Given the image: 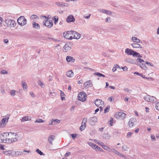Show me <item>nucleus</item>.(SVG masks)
Returning <instances> with one entry per match:
<instances>
[{
	"label": "nucleus",
	"mask_w": 159,
	"mask_h": 159,
	"mask_svg": "<svg viewBox=\"0 0 159 159\" xmlns=\"http://www.w3.org/2000/svg\"><path fill=\"white\" fill-rule=\"evenodd\" d=\"M49 93L50 94L52 97H54L55 96V93L54 92H52L50 90H49Z\"/></svg>",
	"instance_id": "48"
},
{
	"label": "nucleus",
	"mask_w": 159,
	"mask_h": 159,
	"mask_svg": "<svg viewBox=\"0 0 159 159\" xmlns=\"http://www.w3.org/2000/svg\"><path fill=\"white\" fill-rule=\"evenodd\" d=\"M66 61L68 62H74L75 61V59L74 58L70 56H67L66 58Z\"/></svg>",
	"instance_id": "19"
},
{
	"label": "nucleus",
	"mask_w": 159,
	"mask_h": 159,
	"mask_svg": "<svg viewBox=\"0 0 159 159\" xmlns=\"http://www.w3.org/2000/svg\"><path fill=\"white\" fill-rule=\"evenodd\" d=\"M27 20L23 16H20L17 19V23L20 26H22L26 24Z\"/></svg>",
	"instance_id": "2"
},
{
	"label": "nucleus",
	"mask_w": 159,
	"mask_h": 159,
	"mask_svg": "<svg viewBox=\"0 0 159 159\" xmlns=\"http://www.w3.org/2000/svg\"><path fill=\"white\" fill-rule=\"evenodd\" d=\"M1 73L2 74H7L8 72L5 70H2L1 71Z\"/></svg>",
	"instance_id": "60"
},
{
	"label": "nucleus",
	"mask_w": 159,
	"mask_h": 159,
	"mask_svg": "<svg viewBox=\"0 0 159 159\" xmlns=\"http://www.w3.org/2000/svg\"><path fill=\"white\" fill-rule=\"evenodd\" d=\"M94 74L95 75H98L100 77H105V76L104 75H103V74L100 73H98V72H95L94 73Z\"/></svg>",
	"instance_id": "32"
},
{
	"label": "nucleus",
	"mask_w": 159,
	"mask_h": 159,
	"mask_svg": "<svg viewBox=\"0 0 159 159\" xmlns=\"http://www.w3.org/2000/svg\"><path fill=\"white\" fill-rule=\"evenodd\" d=\"M61 91V93H60V96H61V99L62 100H65V98L64 97H63L64 96H65V94L63 92H62V91L60 90Z\"/></svg>",
	"instance_id": "29"
},
{
	"label": "nucleus",
	"mask_w": 159,
	"mask_h": 159,
	"mask_svg": "<svg viewBox=\"0 0 159 159\" xmlns=\"http://www.w3.org/2000/svg\"><path fill=\"white\" fill-rule=\"evenodd\" d=\"M140 67L143 69L144 70H145L147 68L146 66L144 63L140 64Z\"/></svg>",
	"instance_id": "39"
},
{
	"label": "nucleus",
	"mask_w": 159,
	"mask_h": 159,
	"mask_svg": "<svg viewBox=\"0 0 159 159\" xmlns=\"http://www.w3.org/2000/svg\"><path fill=\"white\" fill-rule=\"evenodd\" d=\"M137 61L140 63L144 62V61L140 58H138L137 59Z\"/></svg>",
	"instance_id": "56"
},
{
	"label": "nucleus",
	"mask_w": 159,
	"mask_h": 159,
	"mask_svg": "<svg viewBox=\"0 0 159 159\" xmlns=\"http://www.w3.org/2000/svg\"><path fill=\"white\" fill-rule=\"evenodd\" d=\"M9 134H11L12 137L11 139H12V143L18 141L19 139V137L17 134L16 133H12L11 132L9 133Z\"/></svg>",
	"instance_id": "9"
},
{
	"label": "nucleus",
	"mask_w": 159,
	"mask_h": 159,
	"mask_svg": "<svg viewBox=\"0 0 159 159\" xmlns=\"http://www.w3.org/2000/svg\"><path fill=\"white\" fill-rule=\"evenodd\" d=\"M155 108L157 109L159 111V102L157 103Z\"/></svg>",
	"instance_id": "59"
},
{
	"label": "nucleus",
	"mask_w": 159,
	"mask_h": 159,
	"mask_svg": "<svg viewBox=\"0 0 159 159\" xmlns=\"http://www.w3.org/2000/svg\"><path fill=\"white\" fill-rule=\"evenodd\" d=\"M98 11L102 13H105L108 15H111L112 13L110 11L103 9H99Z\"/></svg>",
	"instance_id": "18"
},
{
	"label": "nucleus",
	"mask_w": 159,
	"mask_h": 159,
	"mask_svg": "<svg viewBox=\"0 0 159 159\" xmlns=\"http://www.w3.org/2000/svg\"><path fill=\"white\" fill-rule=\"evenodd\" d=\"M108 100L109 101H110L111 102H113L114 101V98L113 97H109L108 98Z\"/></svg>",
	"instance_id": "58"
},
{
	"label": "nucleus",
	"mask_w": 159,
	"mask_h": 159,
	"mask_svg": "<svg viewBox=\"0 0 159 159\" xmlns=\"http://www.w3.org/2000/svg\"><path fill=\"white\" fill-rule=\"evenodd\" d=\"M9 133H2V134L0 135V139L1 140L2 142L4 143L5 141V138L6 137L9 136Z\"/></svg>",
	"instance_id": "14"
},
{
	"label": "nucleus",
	"mask_w": 159,
	"mask_h": 159,
	"mask_svg": "<svg viewBox=\"0 0 159 159\" xmlns=\"http://www.w3.org/2000/svg\"><path fill=\"white\" fill-rule=\"evenodd\" d=\"M132 46L134 48H142L141 45L137 43H134L131 44Z\"/></svg>",
	"instance_id": "23"
},
{
	"label": "nucleus",
	"mask_w": 159,
	"mask_h": 159,
	"mask_svg": "<svg viewBox=\"0 0 159 159\" xmlns=\"http://www.w3.org/2000/svg\"><path fill=\"white\" fill-rule=\"evenodd\" d=\"M36 152L39 154L40 155H43V153L39 149H37L36 150Z\"/></svg>",
	"instance_id": "44"
},
{
	"label": "nucleus",
	"mask_w": 159,
	"mask_h": 159,
	"mask_svg": "<svg viewBox=\"0 0 159 159\" xmlns=\"http://www.w3.org/2000/svg\"><path fill=\"white\" fill-rule=\"evenodd\" d=\"M52 19L55 20L54 23L56 24V22H57L58 20V17L57 16V18H56V16H55Z\"/></svg>",
	"instance_id": "51"
},
{
	"label": "nucleus",
	"mask_w": 159,
	"mask_h": 159,
	"mask_svg": "<svg viewBox=\"0 0 159 159\" xmlns=\"http://www.w3.org/2000/svg\"><path fill=\"white\" fill-rule=\"evenodd\" d=\"M91 81L89 80L87 81L84 83V86L85 88H88L89 87H91V85H92V82L91 83Z\"/></svg>",
	"instance_id": "22"
},
{
	"label": "nucleus",
	"mask_w": 159,
	"mask_h": 159,
	"mask_svg": "<svg viewBox=\"0 0 159 159\" xmlns=\"http://www.w3.org/2000/svg\"><path fill=\"white\" fill-rule=\"evenodd\" d=\"M103 138L105 139H108L110 138V136L108 134H105L103 136Z\"/></svg>",
	"instance_id": "36"
},
{
	"label": "nucleus",
	"mask_w": 159,
	"mask_h": 159,
	"mask_svg": "<svg viewBox=\"0 0 159 159\" xmlns=\"http://www.w3.org/2000/svg\"><path fill=\"white\" fill-rule=\"evenodd\" d=\"M122 148L125 151H127L128 149V147L125 145H123L122 147Z\"/></svg>",
	"instance_id": "47"
},
{
	"label": "nucleus",
	"mask_w": 159,
	"mask_h": 159,
	"mask_svg": "<svg viewBox=\"0 0 159 159\" xmlns=\"http://www.w3.org/2000/svg\"><path fill=\"white\" fill-rule=\"evenodd\" d=\"M66 75L69 77H72L74 75V73L71 70L68 71L66 74Z\"/></svg>",
	"instance_id": "20"
},
{
	"label": "nucleus",
	"mask_w": 159,
	"mask_h": 159,
	"mask_svg": "<svg viewBox=\"0 0 159 159\" xmlns=\"http://www.w3.org/2000/svg\"><path fill=\"white\" fill-rule=\"evenodd\" d=\"M54 137L53 135H50L48 138V141L51 144H52V142L54 140Z\"/></svg>",
	"instance_id": "25"
},
{
	"label": "nucleus",
	"mask_w": 159,
	"mask_h": 159,
	"mask_svg": "<svg viewBox=\"0 0 159 159\" xmlns=\"http://www.w3.org/2000/svg\"><path fill=\"white\" fill-rule=\"evenodd\" d=\"M146 63L147 64V65H149L151 66H153V65L152 64V63H150V62H148V61H146Z\"/></svg>",
	"instance_id": "61"
},
{
	"label": "nucleus",
	"mask_w": 159,
	"mask_h": 159,
	"mask_svg": "<svg viewBox=\"0 0 159 159\" xmlns=\"http://www.w3.org/2000/svg\"><path fill=\"white\" fill-rule=\"evenodd\" d=\"M111 18L110 17H107L106 18V22H111Z\"/></svg>",
	"instance_id": "55"
},
{
	"label": "nucleus",
	"mask_w": 159,
	"mask_h": 159,
	"mask_svg": "<svg viewBox=\"0 0 159 159\" xmlns=\"http://www.w3.org/2000/svg\"><path fill=\"white\" fill-rule=\"evenodd\" d=\"M86 94L84 92H80L78 94V99L79 101L84 102L86 100Z\"/></svg>",
	"instance_id": "3"
},
{
	"label": "nucleus",
	"mask_w": 159,
	"mask_h": 159,
	"mask_svg": "<svg viewBox=\"0 0 159 159\" xmlns=\"http://www.w3.org/2000/svg\"><path fill=\"white\" fill-rule=\"evenodd\" d=\"M155 98L153 96H150V98H149V102H153L154 101Z\"/></svg>",
	"instance_id": "40"
},
{
	"label": "nucleus",
	"mask_w": 159,
	"mask_h": 159,
	"mask_svg": "<svg viewBox=\"0 0 159 159\" xmlns=\"http://www.w3.org/2000/svg\"><path fill=\"white\" fill-rule=\"evenodd\" d=\"M5 22L7 26L10 28L15 27L16 24V23L14 20L8 19L6 20Z\"/></svg>",
	"instance_id": "1"
},
{
	"label": "nucleus",
	"mask_w": 159,
	"mask_h": 159,
	"mask_svg": "<svg viewBox=\"0 0 159 159\" xmlns=\"http://www.w3.org/2000/svg\"><path fill=\"white\" fill-rule=\"evenodd\" d=\"M97 120L98 119L96 117L93 116L90 118L89 119V122L91 126H93L95 125L96 123L97 122Z\"/></svg>",
	"instance_id": "7"
},
{
	"label": "nucleus",
	"mask_w": 159,
	"mask_h": 159,
	"mask_svg": "<svg viewBox=\"0 0 159 159\" xmlns=\"http://www.w3.org/2000/svg\"><path fill=\"white\" fill-rule=\"evenodd\" d=\"M85 127L86 126H83V125L81 124V126L80 127V131H82L84 129Z\"/></svg>",
	"instance_id": "52"
},
{
	"label": "nucleus",
	"mask_w": 159,
	"mask_h": 159,
	"mask_svg": "<svg viewBox=\"0 0 159 159\" xmlns=\"http://www.w3.org/2000/svg\"><path fill=\"white\" fill-rule=\"evenodd\" d=\"M71 44L70 43H66L63 47L64 51L66 52L71 49Z\"/></svg>",
	"instance_id": "15"
},
{
	"label": "nucleus",
	"mask_w": 159,
	"mask_h": 159,
	"mask_svg": "<svg viewBox=\"0 0 159 159\" xmlns=\"http://www.w3.org/2000/svg\"><path fill=\"white\" fill-rule=\"evenodd\" d=\"M110 109V106L109 105L107 106L104 109V113L107 112L109 111Z\"/></svg>",
	"instance_id": "37"
},
{
	"label": "nucleus",
	"mask_w": 159,
	"mask_h": 159,
	"mask_svg": "<svg viewBox=\"0 0 159 159\" xmlns=\"http://www.w3.org/2000/svg\"><path fill=\"white\" fill-rule=\"evenodd\" d=\"M102 148L103 149L107 150V151H108L109 152H111V149L110 148L105 145H104Z\"/></svg>",
	"instance_id": "28"
},
{
	"label": "nucleus",
	"mask_w": 159,
	"mask_h": 159,
	"mask_svg": "<svg viewBox=\"0 0 159 159\" xmlns=\"http://www.w3.org/2000/svg\"><path fill=\"white\" fill-rule=\"evenodd\" d=\"M125 53L128 55H132L133 56H135L138 54V52L128 48H127L125 49Z\"/></svg>",
	"instance_id": "6"
},
{
	"label": "nucleus",
	"mask_w": 159,
	"mask_h": 159,
	"mask_svg": "<svg viewBox=\"0 0 159 159\" xmlns=\"http://www.w3.org/2000/svg\"><path fill=\"white\" fill-rule=\"evenodd\" d=\"M126 114L125 113L120 112H117L115 114V116L117 119L121 118L122 119H124L126 117Z\"/></svg>",
	"instance_id": "5"
},
{
	"label": "nucleus",
	"mask_w": 159,
	"mask_h": 159,
	"mask_svg": "<svg viewBox=\"0 0 159 159\" xmlns=\"http://www.w3.org/2000/svg\"><path fill=\"white\" fill-rule=\"evenodd\" d=\"M43 23L44 25L49 28L51 27L53 25V22L51 20H44Z\"/></svg>",
	"instance_id": "8"
},
{
	"label": "nucleus",
	"mask_w": 159,
	"mask_h": 159,
	"mask_svg": "<svg viewBox=\"0 0 159 159\" xmlns=\"http://www.w3.org/2000/svg\"><path fill=\"white\" fill-rule=\"evenodd\" d=\"M113 119L111 118L110 120L109 121L108 124L110 125L111 126H112L113 125Z\"/></svg>",
	"instance_id": "45"
},
{
	"label": "nucleus",
	"mask_w": 159,
	"mask_h": 159,
	"mask_svg": "<svg viewBox=\"0 0 159 159\" xmlns=\"http://www.w3.org/2000/svg\"><path fill=\"white\" fill-rule=\"evenodd\" d=\"M53 119H52L49 122V125H55L54 123L53 122Z\"/></svg>",
	"instance_id": "54"
},
{
	"label": "nucleus",
	"mask_w": 159,
	"mask_h": 159,
	"mask_svg": "<svg viewBox=\"0 0 159 159\" xmlns=\"http://www.w3.org/2000/svg\"><path fill=\"white\" fill-rule=\"evenodd\" d=\"M91 16V14H89L88 16H86V15H85L84 16V17L85 18H86V19H89L90 17V16Z\"/></svg>",
	"instance_id": "64"
},
{
	"label": "nucleus",
	"mask_w": 159,
	"mask_h": 159,
	"mask_svg": "<svg viewBox=\"0 0 159 159\" xmlns=\"http://www.w3.org/2000/svg\"><path fill=\"white\" fill-rule=\"evenodd\" d=\"M72 33V31H69L67 32H64L63 33V35L65 38L67 39H73Z\"/></svg>",
	"instance_id": "4"
},
{
	"label": "nucleus",
	"mask_w": 159,
	"mask_h": 159,
	"mask_svg": "<svg viewBox=\"0 0 159 159\" xmlns=\"http://www.w3.org/2000/svg\"><path fill=\"white\" fill-rule=\"evenodd\" d=\"M121 68L124 71H127L128 69V68L126 66L122 67Z\"/></svg>",
	"instance_id": "62"
},
{
	"label": "nucleus",
	"mask_w": 159,
	"mask_h": 159,
	"mask_svg": "<svg viewBox=\"0 0 159 159\" xmlns=\"http://www.w3.org/2000/svg\"><path fill=\"white\" fill-rule=\"evenodd\" d=\"M53 122L54 123L55 125L57 124V123L59 124L60 123V120L58 119H53Z\"/></svg>",
	"instance_id": "43"
},
{
	"label": "nucleus",
	"mask_w": 159,
	"mask_h": 159,
	"mask_svg": "<svg viewBox=\"0 0 159 159\" xmlns=\"http://www.w3.org/2000/svg\"><path fill=\"white\" fill-rule=\"evenodd\" d=\"M136 119L134 117L131 118L128 122V125L130 128L132 127L136 121Z\"/></svg>",
	"instance_id": "10"
},
{
	"label": "nucleus",
	"mask_w": 159,
	"mask_h": 159,
	"mask_svg": "<svg viewBox=\"0 0 159 159\" xmlns=\"http://www.w3.org/2000/svg\"><path fill=\"white\" fill-rule=\"evenodd\" d=\"M132 39L134 42L136 43H139L140 41V39L136 37H133L132 38Z\"/></svg>",
	"instance_id": "27"
},
{
	"label": "nucleus",
	"mask_w": 159,
	"mask_h": 159,
	"mask_svg": "<svg viewBox=\"0 0 159 159\" xmlns=\"http://www.w3.org/2000/svg\"><path fill=\"white\" fill-rule=\"evenodd\" d=\"M9 118H3L0 123V126L2 127H4L6 125L8 121Z\"/></svg>",
	"instance_id": "12"
},
{
	"label": "nucleus",
	"mask_w": 159,
	"mask_h": 159,
	"mask_svg": "<svg viewBox=\"0 0 159 159\" xmlns=\"http://www.w3.org/2000/svg\"><path fill=\"white\" fill-rule=\"evenodd\" d=\"M87 118H84L83 119V120H82V124H81L83 125L84 123V124L85 123H86L87 122Z\"/></svg>",
	"instance_id": "49"
},
{
	"label": "nucleus",
	"mask_w": 159,
	"mask_h": 159,
	"mask_svg": "<svg viewBox=\"0 0 159 159\" xmlns=\"http://www.w3.org/2000/svg\"><path fill=\"white\" fill-rule=\"evenodd\" d=\"M22 86L24 89H26L27 88V84L24 81H22L21 82Z\"/></svg>",
	"instance_id": "30"
},
{
	"label": "nucleus",
	"mask_w": 159,
	"mask_h": 159,
	"mask_svg": "<svg viewBox=\"0 0 159 159\" xmlns=\"http://www.w3.org/2000/svg\"><path fill=\"white\" fill-rule=\"evenodd\" d=\"M95 104L98 107H99L100 105H102L104 104V102L102 100L97 99L94 101Z\"/></svg>",
	"instance_id": "17"
},
{
	"label": "nucleus",
	"mask_w": 159,
	"mask_h": 159,
	"mask_svg": "<svg viewBox=\"0 0 159 159\" xmlns=\"http://www.w3.org/2000/svg\"><path fill=\"white\" fill-rule=\"evenodd\" d=\"M70 135L72 136V139H74L77 136V134H71Z\"/></svg>",
	"instance_id": "53"
},
{
	"label": "nucleus",
	"mask_w": 159,
	"mask_h": 159,
	"mask_svg": "<svg viewBox=\"0 0 159 159\" xmlns=\"http://www.w3.org/2000/svg\"><path fill=\"white\" fill-rule=\"evenodd\" d=\"M5 141L4 143H12V139L8 138H5Z\"/></svg>",
	"instance_id": "26"
},
{
	"label": "nucleus",
	"mask_w": 159,
	"mask_h": 159,
	"mask_svg": "<svg viewBox=\"0 0 159 159\" xmlns=\"http://www.w3.org/2000/svg\"><path fill=\"white\" fill-rule=\"evenodd\" d=\"M16 91L14 90H11L10 91V93L11 95L12 96H14L15 95Z\"/></svg>",
	"instance_id": "41"
},
{
	"label": "nucleus",
	"mask_w": 159,
	"mask_h": 159,
	"mask_svg": "<svg viewBox=\"0 0 159 159\" xmlns=\"http://www.w3.org/2000/svg\"><path fill=\"white\" fill-rule=\"evenodd\" d=\"M67 4L65 3H61V7H67Z\"/></svg>",
	"instance_id": "50"
},
{
	"label": "nucleus",
	"mask_w": 159,
	"mask_h": 159,
	"mask_svg": "<svg viewBox=\"0 0 159 159\" xmlns=\"http://www.w3.org/2000/svg\"><path fill=\"white\" fill-rule=\"evenodd\" d=\"M96 146V148H95V150L96 151H102V152H103V149L100 148V147H98L97 145H95Z\"/></svg>",
	"instance_id": "34"
},
{
	"label": "nucleus",
	"mask_w": 159,
	"mask_h": 159,
	"mask_svg": "<svg viewBox=\"0 0 159 159\" xmlns=\"http://www.w3.org/2000/svg\"><path fill=\"white\" fill-rule=\"evenodd\" d=\"M3 153L6 155H11L12 156H14L16 154V152H15L14 151L11 150L3 151Z\"/></svg>",
	"instance_id": "11"
},
{
	"label": "nucleus",
	"mask_w": 159,
	"mask_h": 159,
	"mask_svg": "<svg viewBox=\"0 0 159 159\" xmlns=\"http://www.w3.org/2000/svg\"><path fill=\"white\" fill-rule=\"evenodd\" d=\"M32 25L33 27L34 28H35L37 30L40 29V27L38 23H36L35 22H33L32 23Z\"/></svg>",
	"instance_id": "21"
},
{
	"label": "nucleus",
	"mask_w": 159,
	"mask_h": 159,
	"mask_svg": "<svg viewBox=\"0 0 159 159\" xmlns=\"http://www.w3.org/2000/svg\"><path fill=\"white\" fill-rule=\"evenodd\" d=\"M126 62L128 63H129L132 64L134 63V61L130 58H127L126 60Z\"/></svg>",
	"instance_id": "35"
},
{
	"label": "nucleus",
	"mask_w": 159,
	"mask_h": 159,
	"mask_svg": "<svg viewBox=\"0 0 159 159\" xmlns=\"http://www.w3.org/2000/svg\"><path fill=\"white\" fill-rule=\"evenodd\" d=\"M72 36L73 38L78 39L80 37L81 35L79 33L76 32L75 31H72Z\"/></svg>",
	"instance_id": "16"
},
{
	"label": "nucleus",
	"mask_w": 159,
	"mask_h": 159,
	"mask_svg": "<svg viewBox=\"0 0 159 159\" xmlns=\"http://www.w3.org/2000/svg\"><path fill=\"white\" fill-rule=\"evenodd\" d=\"M44 121L42 119H39L36 120L35 121V123L38 122V123H43Z\"/></svg>",
	"instance_id": "38"
},
{
	"label": "nucleus",
	"mask_w": 159,
	"mask_h": 159,
	"mask_svg": "<svg viewBox=\"0 0 159 159\" xmlns=\"http://www.w3.org/2000/svg\"><path fill=\"white\" fill-rule=\"evenodd\" d=\"M31 117L30 116H25L22 118L21 121L22 122L24 121L30 120H31Z\"/></svg>",
	"instance_id": "24"
},
{
	"label": "nucleus",
	"mask_w": 159,
	"mask_h": 159,
	"mask_svg": "<svg viewBox=\"0 0 159 159\" xmlns=\"http://www.w3.org/2000/svg\"><path fill=\"white\" fill-rule=\"evenodd\" d=\"M66 20L68 23L73 22L75 21V19L72 15H70L67 17Z\"/></svg>",
	"instance_id": "13"
},
{
	"label": "nucleus",
	"mask_w": 159,
	"mask_h": 159,
	"mask_svg": "<svg viewBox=\"0 0 159 159\" xmlns=\"http://www.w3.org/2000/svg\"><path fill=\"white\" fill-rule=\"evenodd\" d=\"M150 98V96L148 95H147L144 97V99L147 102H149V98Z\"/></svg>",
	"instance_id": "33"
},
{
	"label": "nucleus",
	"mask_w": 159,
	"mask_h": 159,
	"mask_svg": "<svg viewBox=\"0 0 159 159\" xmlns=\"http://www.w3.org/2000/svg\"><path fill=\"white\" fill-rule=\"evenodd\" d=\"M38 84L39 86L43 88H44L45 86V84L40 80L39 81Z\"/></svg>",
	"instance_id": "31"
},
{
	"label": "nucleus",
	"mask_w": 159,
	"mask_h": 159,
	"mask_svg": "<svg viewBox=\"0 0 159 159\" xmlns=\"http://www.w3.org/2000/svg\"><path fill=\"white\" fill-rule=\"evenodd\" d=\"M98 144L99 145L102 146V147L105 145V144L104 143H103L102 142L100 141H99L98 142Z\"/></svg>",
	"instance_id": "57"
},
{
	"label": "nucleus",
	"mask_w": 159,
	"mask_h": 159,
	"mask_svg": "<svg viewBox=\"0 0 159 159\" xmlns=\"http://www.w3.org/2000/svg\"><path fill=\"white\" fill-rule=\"evenodd\" d=\"M111 152H113L114 153L117 155H118L119 153V152L117 151L113 148L111 149Z\"/></svg>",
	"instance_id": "46"
},
{
	"label": "nucleus",
	"mask_w": 159,
	"mask_h": 159,
	"mask_svg": "<svg viewBox=\"0 0 159 159\" xmlns=\"http://www.w3.org/2000/svg\"><path fill=\"white\" fill-rule=\"evenodd\" d=\"M132 135V133L131 132H129L128 133L127 135V137L128 138H129Z\"/></svg>",
	"instance_id": "63"
},
{
	"label": "nucleus",
	"mask_w": 159,
	"mask_h": 159,
	"mask_svg": "<svg viewBox=\"0 0 159 159\" xmlns=\"http://www.w3.org/2000/svg\"><path fill=\"white\" fill-rule=\"evenodd\" d=\"M37 18H38V17L36 15H32L30 17V19L32 20L36 19Z\"/></svg>",
	"instance_id": "42"
}]
</instances>
